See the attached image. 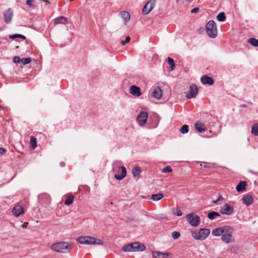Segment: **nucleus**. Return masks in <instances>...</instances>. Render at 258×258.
<instances>
[{"label":"nucleus","instance_id":"39448f33","mask_svg":"<svg viewBox=\"0 0 258 258\" xmlns=\"http://www.w3.org/2000/svg\"><path fill=\"white\" fill-rule=\"evenodd\" d=\"M186 218L189 224L192 227H197L200 223L199 216L195 213H191L187 214Z\"/></svg>","mask_w":258,"mask_h":258},{"label":"nucleus","instance_id":"c756f323","mask_svg":"<svg viewBox=\"0 0 258 258\" xmlns=\"http://www.w3.org/2000/svg\"><path fill=\"white\" fill-rule=\"evenodd\" d=\"M30 144H31V147L32 148V149H34L37 146L36 138L33 136H31Z\"/></svg>","mask_w":258,"mask_h":258},{"label":"nucleus","instance_id":"ea45409f","mask_svg":"<svg viewBox=\"0 0 258 258\" xmlns=\"http://www.w3.org/2000/svg\"><path fill=\"white\" fill-rule=\"evenodd\" d=\"M173 213L174 215H176L177 216H180L182 215V213L181 210L179 209H174L173 210Z\"/></svg>","mask_w":258,"mask_h":258},{"label":"nucleus","instance_id":"c9c22d12","mask_svg":"<svg viewBox=\"0 0 258 258\" xmlns=\"http://www.w3.org/2000/svg\"><path fill=\"white\" fill-rule=\"evenodd\" d=\"M180 132L182 134H186L188 132V126L187 125H183L180 130Z\"/></svg>","mask_w":258,"mask_h":258},{"label":"nucleus","instance_id":"de8ad7c7","mask_svg":"<svg viewBox=\"0 0 258 258\" xmlns=\"http://www.w3.org/2000/svg\"><path fill=\"white\" fill-rule=\"evenodd\" d=\"M199 10V8L198 7H196V8H194L191 11V12L192 13H197Z\"/></svg>","mask_w":258,"mask_h":258},{"label":"nucleus","instance_id":"864d4df0","mask_svg":"<svg viewBox=\"0 0 258 258\" xmlns=\"http://www.w3.org/2000/svg\"><path fill=\"white\" fill-rule=\"evenodd\" d=\"M250 172L254 173V172L252 171H250Z\"/></svg>","mask_w":258,"mask_h":258},{"label":"nucleus","instance_id":"423d86ee","mask_svg":"<svg viewBox=\"0 0 258 258\" xmlns=\"http://www.w3.org/2000/svg\"><path fill=\"white\" fill-rule=\"evenodd\" d=\"M155 0H149L145 5L143 8L142 13L143 15L148 14L155 7Z\"/></svg>","mask_w":258,"mask_h":258},{"label":"nucleus","instance_id":"4c0bfd02","mask_svg":"<svg viewBox=\"0 0 258 258\" xmlns=\"http://www.w3.org/2000/svg\"><path fill=\"white\" fill-rule=\"evenodd\" d=\"M31 61V58L30 57L23 58L22 59L21 63L23 64H27L30 63Z\"/></svg>","mask_w":258,"mask_h":258},{"label":"nucleus","instance_id":"393cba45","mask_svg":"<svg viewBox=\"0 0 258 258\" xmlns=\"http://www.w3.org/2000/svg\"><path fill=\"white\" fill-rule=\"evenodd\" d=\"M122 250L124 252H134L133 243L123 245Z\"/></svg>","mask_w":258,"mask_h":258},{"label":"nucleus","instance_id":"f704fd0d","mask_svg":"<svg viewBox=\"0 0 258 258\" xmlns=\"http://www.w3.org/2000/svg\"><path fill=\"white\" fill-rule=\"evenodd\" d=\"M74 197L73 196H70L68 197L64 202L65 205L70 206L73 202Z\"/></svg>","mask_w":258,"mask_h":258},{"label":"nucleus","instance_id":"a18cd8bd","mask_svg":"<svg viewBox=\"0 0 258 258\" xmlns=\"http://www.w3.org/2000/svg\"><path fill=\"white\" fill-rule=\"evenodd\" d=\"M217 135L216 134L213 133L211 131H210L208 134L207 135V137L208 138H211L215 137Z\"/></svg>","mask_w":258,"mask_h":258},{"label":"nucleus","instance_id":"58836bf2","mask_svg":"<svg viewBox=\"0 0 258 258\" xmlns=\"http://www.w3.org/2000/svg\"><path fill=\"white\" fill-rule=\"evenodd\" d=\"M172 171V168L170 166H167L165 168H164L162 170V173H169L171 172Z\"/></svg>","mask_w":258,"mask_h":258},{"label":"nucleus","instance_id":"c03bdc74","mask_svg":"<svg viewBox=\"0 0 258 258\" xmlns=\"http://www.w3.org/2000/svg\"><path fill=\"white\" fill-rule=\"evenodd\" d=\"M224 200V198L222 196H220L218 199L215 200V201H213V203L215 204H217L220 201H222Z\"/></svg>","mask_w":258,"mask_h":258},{"label":"nucleus","instance_id":"f257e3e1","mask_svg":"<svg viewBox=\"0 0 258 258\" xmlns=\"http://www.w3.org/2000/svg\"><path fill=\"white\" fill-rule=\"evenodd\" d=\"M73 248V244L66 242L55 243L50 246V248L58 252L68 253Z\"/></svg>","mask_w":258,"mask_h":258},{"label":"nucleus","instance_id":"3c124183","mask_svg":"<svg viewBox=\"0 0 258 258\" xmlns=\"http://www.w3.org/2000/svg\"><path fill=\"white\" fill-rule=\"evenodd\" d=\"M240 107H247V105H246V104H241V105H240Z\"/></svg>","mask_w":258,"mask_h":258},{"label":"nucleus","instance_id":"79ce46f5","mask_svg":"<svg viewBox=\"0 0 258 258\" xmlns=\"http://www.w3.org/2000/svg\"><path fill=\"white\" fill-rule=\"evenodd\" d=\"M22 59L19 56H15L13 58V61L15 63L21 62Z\"/></svg>","mask_w":258,"mask_h":258},{"label":"nucleus","instance_id":"412c9836","mask_svg":"<svg viewBox=\"0 0 258 258\" xmlns=\"http://www.w3.org/2000/svg\"><path fill=\"white\" fill-rule=\"evenodd\" d=\"M195 127L200 133H203L205 131V124L200 121H197L195 124Z\"/></svg>","mask_w":258,"mask_h":258},{"label":"nucleus","instance_id":"6ab92c4d","mask_svg":"<svg viewBox=\"0 0 258 258\" xmlns=\"http://www.w3.org/2000/svg\"><path fill=\"white\" fill-rule=\"evenodd\" d=\"M201 82L204 84L212 85L214 83L213 79L207 76H204L201 78Z\"/></svg>","mask_w":258,"mask_h":258},{"label":"nucleus","instance_id":"7ed1b4c3","mask_svg":"<svg viewBox=\"0 0 258 258\" xmlns=\"http://www.w3.org/2000/svg\"><path fill=\"white\" fill-rule=\"evenodd\" d=\"M206 32L211 38H215L217 36V28L213 20L209 21L206 26Z\"/></svg>","mask_w":258,"mask_h":258},{"label":"nucleus","instance_id":"2f4dec72","mask_svg":"<svg viewBox=\"0 0 258 258\" xmlns=\"http://www.w3.org/2000/svg\"><path fill=\"white\" fill-rule=\"evenodd\" d=\"M247 41L251 45L254 47L258 46V40L254 38H249Z\"/></svg>","mask_w":258,"mask_h":258},{"label":"nucleus","instance_id":"8fccbe9b","mask_svg":"<svg viewBox=\"0 0 258 258\" xmlns=\"http://www.w3.org/2000/svg\"><path fill=\"white\" fill-rule=\"evenodd\" d=\"M187 2H191L192 0H184ZM182 0H176V2L178 4L182 3Z\"/></svg>","mask_w":258,"mask_h":258},{"label":"nucleus","instance_id":"4be33fe9","mask_svg":"<svg viewBox=\"0 0 258 258\" xmlns=\"http://www.w3.org/2000/svg\"><path fill=\"white\" fill-rule=\"evenodd\" d=\"M246 185V181H241L237 185L236 189L238 192H243L245 189Z\"/></svg>","mask_w":258,"mask_h":258},{"label":"nucleus","instance_id":"49530a36","mask_svg":"<svg viewBox=\"0 0 258 258\" xmlns=\"http://www.w3.org/2000/svg\"><path fill=\"white\" fill-rule=\"evenodd\" d=\"M159 119H158V118H157V121L154 123L153 124V125H152L151 126V128H156L158 126V124H159Z\"/></svg>","mask_w":258,"mask_h":258},{"label":"nucleus","instance_id":"6e6552de","mask_svg":"<svg viewBox=\"0 0 258 258\" xmlns=\"http://www.w3.org/2000/svg\"><path fill=\"white\" fill-rule=\"evenodd\" d=\"M151 96L152 97L160 99L162 96V90L160 87H154L151 89Z\"/></svg>","mask_w":258,"mask_h":258},{"label":"nucleus","instance_id":"72a5a7b5","mask_svg":"<svg viewBox=\"0 0 258 258\" xmlns=\"http://www.w3.org/2000/svg\"><path fill=\"white\" fill-rule=\"evenodd\" d=\"M9 38L12 39H14L16 38H22L23 39H26V37L24 35H23L21 34H18L10 35Z\"/></svg>","mask_w":258,"mask_h":258},{"label":"nucleus","instance_id":"473e14b6","mask_svg":"<svg viewBox=\"0 0 258 258\" xmlns=\"http://www.w3.org/2000/svg\"><path fill=\"white\" fill-rule=\"evenodd\" d=\"M167 62L170 65L171 70H173L175 68V63L173 59L168 57L167 58Z\"/></svg>","mask_w":258,"mask_h":258},{"label":"nucleus","instance_id":"5701e85b","mask_svg":"<svg viewBox=\"0 0 258 258\" xmlns=\"http://www.w3.org/2000/svg\"><path fill=\"white\" fill-rule=\"evenodd\" d=\"M231 238L232 235L229 233H224L221 236L222 240L226 243H229L233 241V240L231 239Z\"/></svg>","mask_w":258,"mask_h":258},{"label":"nucleus","instance_id":"aec40b11","mask_svg":"<svg viewBox=\"0 0 258 258\" xmlns=\"http://www.w3.org/2000/svg\"><path fill=\"white\" fill-rule=\"evenodd\" d=\"M120 16L124 21V24H126L128 22H129L131 16L128 12L126 11H122L119 13Z\"/></svg>","mask_w":258,"mask_h":258},{"label":"nucleus","instance_id":"cd10ccee","mask_svg":"<svg viewBox=\"0 0 258 258\" xmlns=\"http://www.w3.org/2000/svg\"><path fill=\"white\" fill-rule=\"evenodd\" d=\"M163 197L164 196L162 193H159L153 195L152 196L151 199L155 201H158L162 199Z\"/></svg>","mask_w":258,"mask_h":258},{"label":"nucleus","instance_id":"a878e982","mask_svg":"<svg viewBox=\"0 0 258 258\" xmlns=\"http://www.w3.org/2000/svg\"><path fill=\"white\" fill-rule=\"evenodd\" d=\"M141 172V170L139 167H134L132 169V174L134 178H136L137 179H138L140 177Z\"/></svg>","mask_w":258,"mask_h":258},{"label":"nucleus","instance_id":"bb28decb","mask_svg":"<svg viewBox=\"0 0 258 258\" xmlns=\"http://www.w3.org/2000/svg\"><path fill=\"white\" fill-rule=\"evenodd\" d=\"M221 215L220 214L216 212H210L208 215V217L210 220H214L218 218L219 217H220Z\"/></svg>","mask_w":258,"mask_h":258},{"label":"nucleus","instance_id":"dca6fc26","mask_svg":"<svg viewBox=\"0 0 258 258\" xmlns=\"http://www.w3.org/2000/svg\"><path fill=\"white\" fill-rule=\"evenodd\" d=\"M54 24L55 25L57 24H67L68 23V18L64 16H60L57 17L53 20Z\"/></svg>","mask_w":258,"mask_h":258},{"label":"nucleus","instance_id":"a211bd4d","mask_svg":"<svg viewBox=\"0 0 258 258\" xmlns=\"http://www.w3.org/2000/svg\"><path fill=\"white\" fill-rule=\"evenodd\" d=\"M121 174H115V178L117 180H121L124 178L126 175V170L124 167H121Z\"/></svg>","mask_w":258,"mask_h":258},{"label":"nucleus","instance_id":"0eeeda50","mask_svg":"<svg viewBox=\"0 0 258 258\" xmlns=\"http://www.w3.org/2000/svg\"><path fill=\"white\" fill-rule=\"evenodd\" d=\"M148 114L147 112L145 111H141L138 115L137 121L138 123L141 126H143L147 122Z\"/></svg>","mask_w":258,"mask_h":258},{"label":"nucleus","instance_id":"b1692460","mask_svg":"<svg viewBox=\"0 0 258 258\" xmlns=\"http://www.w3.org/2000/svg\"><path fill=\"white\" fill-rule=\"evenodd\" d=\"M153 255L155 258H167L168 255V253H162L159 251H153L152 252Z\"/></svg>","mask_w":258,"mask_h":258},{"label":"nucleus","instance_id":"f3484780","mask_svg":"<svg viewBox=\"0 0 258 258\" xmlns=\"http://www.w3.org/2000/svg\"><path fill=\"white\" fill-rule=\"evenodd\" d=\"M242 200L243 203L245 204L247 206H249L252 204L253 201L252 197L250 195L244 196Z\"/></svg>","mask_w":258,"mask_h":258},{"label":"nucleus","instance_id":"7c9ffc66","mask_svg":"<svg viewBox=\"0 0 258 258\" xmlns=\"http://www.w3.org/2000/svg\"><path fill=\"white\" fill-rule=\"evenodd\" d=\"M217 20L220 22H224L226 20V16L224 12L220 13L217 16Z\"/></svg>","mask_w":258,"mask_h":258},{"label":"nucleus","instance_id":"37998d69","mask_svg":"<svg viewBox=\"0 0 258 258\" xmlns=\"http://www.w3.org/2000/svg\"><path fill=\"white\" fill-rule=\"evenodd\" d=\"M34 1V0H27L26 1V4L29 7H32V8H34V5L33 4V2Z\"/></svg>","mask_w":258,"mask_h":258},{"label":"nucleus","instance_id":"a19ab883","mask_svg":"<svg viewBox=\"0 0 258 258\" xmlns=\"http://www.w3.org/2000/svg\"><path fill=\"white\" fill-rule=\"evenodd\" d=\"M130 39L131 38L130 36H126L124 40H122L121 41V44L124 45L126 44L127 43L129 42Z\"/></svg>","mask_w":258,"mask_h":258},{"label":"nucleus","instance_id":"603ef678","mask_svg":"<svg viewBox=\"0 0 258 258\" xmlns=\"http://www.w3.org/2000/svg\"><path fill=\"white\" fill-rule=\"evenodd\" d=\"M60 165H61V166H64V163H62H62H60Z\"/></svg>","mask_w":258,"mask_h":258},{"label":"nucleus","instance_id":"ddd939ff","mask_svg":"<svg viewBox=\"0 0 258 258\" xmlns=\"http://www.w3.org/2000/svg\"><path fill=\"white\" fill-rule=\"evenodd\" d=\"M130 93L136 97H139L142 95L140 88L135 85H132L131 86L130 88Z\"/></svg>","mask_w":258,"mask_h":258},{"label":"nucleus","instance_id":"f03ea898","mask_svg":"<svg viewBox=\"0 0 258 258\" xmlns=\"http://www.w3.org/2000/svg\"><path fill=\"white\" fill-rule=\"evenodd\" d=\"M77 241L81 244L98 245L103 244L101 240L89 236H80L77 239Z\"/></svg>","mask_w":258,"mask_h":258},{"label":"nucleus","instance_id":"9b49d317","mask_svg":"<svg viewBox=\"0 0 258 258\" xmlns=\"http://www.w3.org/2000/svg\"><path fill=\"white\" fill-rule=\"evenodd\" d=\"M13 16V11L12 9H9L4 13L5 21L6 23H9L12 19Z\"/></svg>","mask_w":258,"mask_h":258},{"label":"nucleus","instance_id":"2eb2a0df","mask_svg":"<svg viewBox=\"0 0 258 258\" xmlns=\"http://www.w3.org/2000/svg\"><path fill=\"white\" fill-rule=\"evenodd\" d=\"M134 245V252L136 251H143L145 250L146 247L142 243L138 242H133Z\"/></svg>","mask_w":258,"mask_h":258},{"label":"nucleus","instance_id":"c85d7f7f","mask_svg":"<svg viewBox=\"0 0 258 258\" xmlns=\"http://www.w3.org/2000/svg\"><path fill=\"white\" fill-rule=\"evenodd\" d=\"M251 133L255 136H258V123H255L252 125Z\"/></svg>","mask_w":258,"mask_h":258},{"label":"nucleus","instance_id":"1a4fd4ad","mask_svg":"<svg viewBox=\"0 0 258 258\" xmlns=\"http://www.w3.org/2000/svg\"><path fill=\"white\" fill-rule=\"evenodd\" d=\"M220 212L222 214L230 215L233 213L234 209L229 204H225L221 207Z\"/></svg>","mask_w":258,"mask_h":258},{"label":"nucleus","instance_id":"f8f14e48","mask_svg":"<svg viewBox=\"0 0 258 258\" xmlns=\"http://www.w3.org/2000/svg\"><path fill=\"white\" fill-rule=\"evenodd\" d=\"M24 212V209L22 206L16 205L13 209V214L16 217L23 214Z\"/></svg>","mask_w":258,"mask_h":258},{"label":"nucleus","instance_id":"4468645a","mask_svg":"<svg viewBox=\"0 0 258 258\" xmlns=\"http://www.w3.org/2000/svg\"><path fill=\"white\" fill-rule=\"evenodd\" d=\"M227 228H228L229 229H231L229 227H227ZM226 228V227H225V228L219 227V228H215L212 230V235H213L215 236H219L220 235H222L223 234L225 233Z\"/></svg>","mask_w":258,"mask_h":258},{"label":"nucleus","instance_id":"20e7f679","mask_svg":"<svg viewBox=\"0 0 258 258\" xmlns=\"http://www.w3.org/2000/svg\"><path fill=\"white\" fill-rule=\"evenodd\" d=\"M210 231L207 228H202L199 232L193 231L191 236L196 239L199 240H205L210 234Z\"/></svg>","mask_w":258,"mask_h":258},{"label":"nucleus","instance_id":"e433bc0d","mask_svg":"<svg viewBox=\"0 0 258 258\" xmlns=\"http://www.w3.org/2000/svg\"><path fill=\"white\" fill-rule=\"evenodd\" d=\"M171 236L174 239H177L179 238L180 234L179 232L173 231L171 234Z\"/></svg>","mask_w":258,"mask_h":258},{"label":"nucleus","instance_id":"09e8293b","mask_svg":"<svg viewBox=\"0 0 258 258\" xmlns=\"http://www.w3.org/2000/svg\"><path fill=\"white\" fill-rule=\"evenodd\" d=\"M7 151L6 149L4 148H0V154H3L6 153Z\"/></svg>","mask_w":258,"mask_h":258},{"label":"nucleus","instance_id":"9d476101","mask_svg":"<svg viewBox=\"0 0 258 258\" xmlns=\"http://www.w3.org/2000/svg\"><path fill=\"white\" fill-rule=\"evenodd\" d=\"M198 93V88L196 85H192L190 86L189 90L186 95L187 99H191L195 97Z\"/></svg>","mask_w":258,"mask_h":258}]
</instances>
